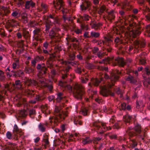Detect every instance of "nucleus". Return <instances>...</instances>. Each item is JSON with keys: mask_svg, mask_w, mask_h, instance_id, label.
<instances>
[{"mask_svg": "<svg viewBox=\"0 0 150 150\" xmlns=\"http://www.w3.org/2000/svg\"><path fill=\"white\" fill-rule=\"evenodd\" d=\"M35 4L33 3L31 1H28L26 2L25 7L26 9L29 8L30 7H33L35 6Z\"/></svg>", "mask_w": 150, "mask_h": 150, "instance_id": "23", "label": "nucleus"}, {"mask_svg": "<svg viewBox=\"0 0 150 150\" xmlns=\"http://www.w3.org/2000/svg\"><path fill=\"white\" fill-rule=\"evenodd\" d=\"M145 53H143L140 55H139L138 57H137V59H138L139 61V63L141 64H144L145 63V61L144 59L145 58L144 55H145Z\"/></svg>", "mask_w": 150, "mask_h": 150, "instance_id": "19", "label": "nucleus"}, {"mask_svg": "<svg viewBox=\"0 0 150 150\" xmlns=\"http://www.w3.org/2000/svg\"><path fill=\"white\" fill-rule=\"evenodd\" d=\"M101 139V138L100 137H96L93 138V141L94 143L97 144Z\"/></svg>", "mask_w": 150, "mask_h": 150, "instance_id": "48", "label": "nucleus"}, {"mask_svg": "<svg viewBox=\"0 0 150 150\" xmlns=\"http://www.w3.org/2000/svg\"><path fill=\"white\" fill-rule=\"evenodd\" d=\"M115 42L116 43L122 44L123 43L121 39H120L118 37H117L115 40Z\"/></svg>", "mask_w": 150, "mask_h": 150, "instance_id": "50", "label": "nucleus"}, {"mask_svg": "<svg viewBox=\"0 0 150 150\" xmlns=\"http://www.w3.org/2000/svg\"><path fill=\"white\" fill-rule=\"evenodd\" d=\"M37 69L39 72L38 74V76L39 78H40L41 76L42 75H43V74H45L46 73L47 69L45 67L44 64L41 65L40 64L38 65Z\"/></svg>", "mask_w": 150, "mask_h": 150, "instance_id": "10", "label": "nucleus"}, {"mask_svg": "<svg viewBox=\"0 0 150 150\" xmlns=\"http://www.w3.org/2000/svg\"><path fill=\"white\" fill-rule=\"evenodd\" d=\"M134 129L138 133H139L141 132V127L139 125H137L134 127Z\"/></svg>", "mask_w": 150, "mask_h": 150, "instance_id": "46", "label": "nucleus"}, {"mask_svg": "<svg viewBox=\"0 0 150 150\" xmlns=\"http://www.w3.org/2000/svg\"><path fill=\"white\" fill-rule=\"evenodd\" d=\"M91 28L95 29H97L98 27L102 25V24L100 23H91Z\"/></svg>", "mask_w": 150, "mask_h": 150, "instance_id": "31", "label": "nucleus"}, {"mask_svg": "<svg viewBox=\"0 0 150 150\" xmlns=\"http://www.w3.org/2000/svg\"><path fill=\"white\" fill-rule=\"evenodd\" d=\"M128 18V17L127 16H126L124 17H123V21H124V24L125 25H126V24H127V19Z\"/></svg>", "mask_w": 150, "mask_h": 150, "instance_id": "59", "label": "nucleus"}, {"mask_svg": "<svg viewBox=\"0 0 150 150\" xmlns=\"http://www.w3.org/2000/svg\"><path fill=\"white\" fill-rule=\"evenodd\" d=\"M42 111L45 115H47L50 113V110L47 105H42L41 106Z\"/></svg>", "mask_w": 150, "mask_h": 150, "instance_id": "18", "label": "nucleus"}, {"mask_svg": "<svg viewBox=\"0 0 150 150\" xmlns=\"http://www.w3.org/2000/svg\"><path fill=\"white\" fill-rule=\"evenodd\" d=\"M37 24V22H36L35 21H33L30 23V25L31 26L34 27Z\"/></svg>", "mask_w": 150, "mask_h": 150, "instance_id": "62", "label": "nucleus"}, {"mask_svg": "<svg viewBox=\"0 0 150 150\" xmlns=\"http://www.w3.org/2000/svg\"><path fill=\"white\" fill-rule=\"evenodd\" d=\"M53 2L54 7L56 9L61 10L63 14L67 12V10L64 9L63 7V5L62 0H54Z\"/></svg>", "mask_w": 150, "mask_h": 150, "instance_id": "6", "label": "nucleus"}, {"mask_svg": "<svg viewBox=\"0 0 150 150\" xmlns=\"http://www.w3.org/2000/svg\"><path fill=\"white\" fill-rule=\"evenodd\" d=\"M80 116H79L78 117H75L74 118V123L75 124H79V125H81L82 123L81 121L79 119Z\"/></svg>", "mask_w": 150, "mask_h": 150, "instance_id": "28", "label": "nucleus"}, {"mask_svg": "<svg viewBox=\"0 0 150 150\" xmlns=\"http://www.w3.org/2000/svg\"><path fill=\"white\" fill-rule=\"evenodd\" d=\"M13 87L17 89H22V85L21 81L19 80H16L15 82V84H13Z\"/></svg>", "mask_w": 150, "mask_h": 150, "instance_id": "20", "label": "nucleus"}, {"mask_svg": "<svg viewBox=\"0 0 150 150\" xmlns=\"http://www.w3.org/2000/svg\"><path fill=\"white\" fill-rule=\"evenodd\" d=\"M27 83H29L28 85L29 86L31 84H32L34 85H36L37 84L38 85V83L37 81L34 80H31V79H28L26 82Z\"/></svg>", "mask_w": 150, "mask_h": 150, "instance_id": "33", "label": "nucleus"}, {"mask_svg": "<svg viewBox=\"0 0 150 150\" xmlns=\"http://www.w3.org/2000/svg\"><path fill=\"white\" fill-rule=\"evenodd\" d=\"M101 81V79L99 81L97 79H92L91 83L88 84V86L90 87L91 84H93L95 86H98Z\"/></svg>", "mask_w": 150, "mask_h": 150, "instance_id": "21", "label": "nucleus"}, {"mask_svg": "<svg viewBox=\"0 0 150 150\" xmlns=\"http://www.w3.org/2000/svg\"><path fill=\"white\" fill-rule=\"evenodd\" d=\"M98 49L97 47L94 48L93 50V53L96 54L97 52H98Z\"/></svg>", "mask_w": 150, "mask_h": 150, "instance_id": "63", "label": "nucleus"}, {"mask_svg": "<svg viewBox=\"0 0 150 150\" xmlns=\"http://www.w3.org/2000/svg\"><path fill=\"white\" fill-rule=\"evenodd\" d=\"M99 35L100 34L98 33L92 32L91 33L90 37L92 38H97L98 37Z\"/></svg>", "mask_w": 150, "mask_h": 150, "instance_id": "36", "label": "nucleus"}, {"mask_svg": "<svg viewBox=\"0 0 150 150\" xmlns=\"http://www.w3.org/2000/svg\"><path fill=\"white\" fill-rule=\"evenodd\" d=\"M114 32L116 33L117 34H120V33H123L125 32V30L122 29H120V31L117 28H115L113 29Z\"/></svg>", "mask_w": 150, "mask_h": 150, "instance_id": "39", "label": "nucleus"}, {"mask_svg": "<svg viewBox=\"0 0 150 150\" xmlns=\"http://www.w3.org/2000/svg\"><path fill=\"white\" fill-rule=\"evenodd\" d=\"M38 128L41 131L43 132L45 131V128L44 124L40 123L38 126Z\"/></svg>", "mask_w": 150, "mask_h": 150, "instance_id": "37", "label": "nucleus"}, {"mask_svg": "<svg viewBox=\"0 0 150 150\" xmlns=\"http://www.w3.org/2000/svg\"><path fill=\"white\" fill-rule=\"evenodd\" d=\"M115 91L118 94H120V97L121 98L122 97V95L121 93V91L119 88H117L116 90H115Z\"/></svg>", "mask_w": 150, "mask_h": 150, "instance_id": "55", "label": "nucleus"}, {"mask_svg": "<svg viewBox=\"0 0 150 150\" xmlns=\"http://www.w3.org/2000/svg\"><path fill=\"white\" fill-rule=\"evenodd\" d=\"M54 96H49L48 97V98L49 101H51L54 99Z\"/></svg>", "mask_w": 150, "mask_h": 150, "instance_id": "64", "label": "nucleus"}, {"mask_svg": "<svg viewBox=\"0 0 150 150\" xmlns=\"http://www.w3.org/2000/svg\"><path fill=\"white\" fill-rule=\"evenodd\" d=\"M44 98L41 96L39 95H37L36 96L35 98V100H31L29 101V102L32 104H35L36 103V101H41Z\"/></svg>", "mask_w": 150, "mask_h": 150, "instance_id": "26", "label": "nucleus"}, {"mask_svg": "<svg viewBox=\"0 0 150 150\" xmlns=\"http://www.w3.org/2000/svg\"><path fill=\"white\" fill-rule=\"evenodd\" d=\"M90 5L91 3L89 1H85V3L80 5L81 9L83 11L89 9Z\"/></svg>", "mask_w": 150, "mask_h": 150, "instance_id": "16", "label": "nucleus"}, {"mask_svg": "<svg viewBox=\"0 0 150 150\" xmlns=\"http://www.w3.org/2000/svg\"><path fill=\"white\" fill-rule=\"evenodd\" d=\"M96 54L97 55L98 57L100 58H102L103 55V54L100 52H97Z\"/></svg>", "mask_w": 150, "mask_h": 150, "instance_id": "58", "label": "nucleus"}, {"mask_svg": "<svg viewBox=\"0 0 150 150\" xmlns=\"http://www.w3.org/2000/svg\"><path fill=\"white\" fill-rule=\"evenodd\" d=\"M41 7L42 10L44 11H46L47 8V6L44 4H41Z\"/></svg>", "mask_w": 150, "mask_h": 150, "instance_id": "60", "label": "nucleus"}, {"mask_svg": "<svg viewBox=\"0 0 150 150\" xmlns=\"http://www.w3.org/2000/svg\"><path fill=\"white\" fill-rule=\"evenodd\" d=\"M112 42V40L110 38H105L104 41H103V43L104 44L108 45H109L107 44V43H110Z\"/></svg>", "mask_w": 150, "mask_h": 150, "instance_id": "38", "label": "nucleus"}, {"mask_svg": "<svg viewBox=\"0 0 150 150\" xmlns=\"http://www.w3.org/2000/svg\"><path fill=\"white\" fill-rule=\"evenodd\" d=\"M6 136L7 138L9 139H11V134L9 132H8L6 133Z\"/></svg>", "mask_w": 150, "mask_h": 150, "instance_id": "57", "label": "nucleus"}, {"mask_svg": "<svg viewBox=\"0 0 150 150\" xmlns=\"http://www.w3.org/2000/svg\"><path fill=\"white\" fill-rule=\"evenodd\" d=\"M35 113V111L33 109L30 110L29 112V115L30 116L33 115Z\"/></svg>", "mask_w": 150, "mask_h": 150, "instance_id": "61", "label": "nucleus"}, {"mask_svg": "<svg viewBox=\"0 0 150 150\" xmlns=\"http://www.w3.org/2000/svg\"><path fill=\"white\" fill-rule=\"evenodd\" d=\"M39 83L41 84V86L45 87L47 86V83L46 82L45 79H43L40 80L39 81Z\"/></svg>", "mask_w": 150, "mask_h": 150, "instance_id": "44", "label": "nucleus"}, {"mask_svg": "<svg viewBox=\"0 0 150 150\" xmlns=\"http://www.w3.org/2000/svg\"><path fill=\"white\" fill-rule=\"evenodd\" d=\"M70 69V67L68 66L65 69V71H62L61 72V74H62V78L63 79H65V78L67 77V75L66 74H63V72H64V73H67L69 71V70Z\"/></svg>", "mask_w": 150, "mask_h": 150, "instance_id": "34", "label": "nucleus"}, {"mask_svg": "<svg viewBox=\"0 0 150 150\" xmlns=\"http://www.w3.org/2000/svg\"><path fill=\"white\" fill-rule=\"evenodd\" d=\"M19 61L16 60V62L13 63L12 65V67L13 69H16L18 68L17 65L18 64Z\"/></svg>", "mask_w": 150, "mask_h": 150, "instance_id": "45", "label": "nucleus"}, {"mask_svg": "<svg viewBox=\"0 0 150 150\" xmlns=\"http://www.w3.org/2000/svg\"><path fill=\"white\" fill-rule=\"evenodd\" d=\"M146 32H147V35L149 37L150 36L149 35V30H150V26L149 25H147L146 27Z\"/></svg>", "mask_w": 150, "mask_h": 150, "instance_id": "53", "label": "nucleus"}, {"mask_svg": "<svg viewBox=\"0 0 150 150\" xmlns=\"http://www.w3.org/2000/svg\"><path fill=\"white\" fill-rule=\"evenodd\" d=\"M133 43L135 49L138 50H139L140 48L144 47L145 45L144 41H139L137 40L134 41Z\"/></svg>", "mask_w": 150, "mask_h": 150, "instance_id": "11", "label": "nucleus"}, {"mask_svg": "<svg viewBox=\"0 0 150 150\" xmlns=\"http://www.w3.org/2000/svg\"><path fill=\"white\" fill-rule=\"evenodd\" d=\"M119 78V76L115 72H112L111 74L110 78L111 83H109L107 85L105 86L102 88L100 92V94L104 96H107L108 95L111 96H114V93L109 90L113 85V83L116 81Z\"/></svg>", "mask_w": 150, "mask_h": 150, "instance_id": "1", "label": "nucleus"}, {"mask_svg": "<svg viewBox=\"0 0 150 150\" xmlns=\"http://www.w3.org/2000/svg\"><path fill=\"white\" fill-rule=\"evenodd\" d=\"M21 21L24 23H25L28 22L27 15L25 13H23L21 15Z\"/></svg>", "mask_w": 150, "mask_h": 150, "instance_id": "24", "label": "nucleus"}, {"mask_svg": "<svg viewBox=\"0 0 150 150\" xmlns=\"http://www.w3.org/2000/svg\"><path fill=\"white\" fill-rule=\"evenodd\" d=\"M57 34L55 33L54 31V29H52L51 30L49 33V35L50 36L51 38H53L52 41L51 42V44L53 45L52 42H56L57 41H59V40H56L57 38H58L57 37Z\"/></svg>", "mask_w": 150, "mask_h": 150, "instance_id": "12", "label": "nucleus"}, {"mask_svg": "<svg viewBox=\"0 0 150 150\" xmlns=\"http://www.w3.org/2000/svg\"><path fill=\"white\" fill-rule=\"evenodd\" d=\"M84 116L87 115L89 113V110L88 108H85L83 109L80 112Z\"/></svg>", "mask_w": 150, "mask_h": 150, "instance_id": "30", "label": "nucleus"}, {"mask_svg": "<svg viewBox=\"0 0 150 150\" xmlns=\"http://www.w3.org/2000/svg\"><path fill=\"white\" fill-rule=\"evenodd\" d=\"M117 13L113 10H111L108 13L107 18L110 21L114 19Z\"/></svg>", "mask_w": 150, "mask_h": 150, "instance_id": "13", "label": "nucleus"}, {"mask_svg": "<svg viewBox=\"0 0 150 150\" xmlns=\"http://www.w3.org/2000/svg\"><path fill=\"white\" fill-rule=\"evenodd\" d=\"M2 13H4V14H6L9 13V11L6 8L2 7L1 9Z\"/></svg>", "mask_w": 150, "mask_h": 150, "instance_id": "40", "label": "nucleus"}, {"mask_svg": "<svg viewBox=\"0 0 150 150\" xmlns=\"http://www.w3.org/2000/svg\"><path fill=\"white\" fill-rule=\"evenodd\" d=\"M27 115V113L25 110H24L19 111L17 115L19 117H25Z\"/></svg>", "mask_w": 150, "mask_h": 150, "instance_id": "22", "label": "nucleus"}, {"mask_svg": "<svg viewBox=\"0 0 150 150\" xmlns=\"http://www.w3.org/2000/svg\"><path fill=\"white\" fill-rule=\"evenodd\" d=\"M60 121V120L58 119L57 117H51L49 118L48 121L45 123V125H51L53 127L56 126L58 123Z\"/></svg>", "mask_w": 150, "mask_h": 150, "instance_id": "7", "label": "nucleus"}, {"mask_svg": "<svg viewBox=\"0 0 150 150\" xmlns=\"http://www.w3.org/2000/svg\"><path fill=\"white\" fill-rule=\"evenodd\" d=\"M62 109L60 107L56 106L55 108L54 112L57 113H59L58 117L61 119H64V117L67 116V113L66 111L61 112Z\"/></svg>", "mask_w": 150, "mask_h": 150, "instance_id": "9", "label": "nucleus"}, {"mask_svg": "<svg viewBox=\"0 0 150 150\" xmlns=\"http://www.w3.org/2000/svg\"><path fill=\"white\" fill-rule=\"evenodd\" d=\"M100 124L102 126L101 128H100V126L98 125H96V124H94V126H96V128L97 129L100 131L102 130V131L99 132L100 134H102L104 132H105L109 129H111L110 126L107 125L108 124L103 122L101 123Z\"/></svg>", "mask_w": 150, "mask_h": 150, "instance_id": "8", "label": "nucleus"}, {"mask_svg": "<svg viewBox=\"0 0 150 150\" xmlns=\"http://www.w3.org/2000/svg\"><path fill=\"white\" fill-rule=\"evenodd\" d=\"M125 79L126 81H129L130 83L132 84H135L137 82L136 79L130 75L126 77Z\"/></svg>", "mask_w": 150, "mask_h": 150, "instance_id": "17", "label": "nucleus"}, {"mask_svg": "<svg viewBox=\"0 0 150 150\" xmlns=\"http://www.w3.org/2000/svg\"><path fill=\"white\" fill-rule=\"evenodd\" d=\"M69 57L71 60H74L75 58V54L73 53L69 54Z\"/></svg>", "mask_w": 150, "mask_h": 150, "instance_id": "54", "label": "nucleus"}, {"mask_svg": "<svg viewBox=\"0 0 150 150\" xmlns=\"http://www.w3.org/2000/svg\"><path fill=\"white\" fill-rule=\"evenodd\" d=\"M111 62L113 63L115 65H118L122 67H123L125 64L124 62L123 59L122 58L117 57L115 59L113 57L111 58L108 57L107 58L103 59L102 61L99 62L100 64L110 63Z\"/></svg>", "mask_w": 150, "mask_h": 150, "instance_id": "2", "label": "nucleus"}, {"mask_svg": "<svg viewBox=\"0 0 150 150\" xmlns=\"http://www.w3.org/2000/svg\"><path fill=\"white\" fill-rule=\"evenodd\" d=\"M34 71V69L30 67H26L25 71L26 73L30 74L32 73Z\"/></svg>", "mask_w": 150, "mask_h": 150, "instance_id": "42", "label": "nucleus"}, {"mask_svg": "<svg viewBox=\"0 0 150 150\" xmlns=\"http://www.w3.org/2000/svg\"><path fill=\"white\" fill-rule=\"evenodd\" d=\"M83 93V87L82 86L78 83H75L73 87V94L74 97L77 99H81Z\"/></svg>", "mask_w": 150, "mask_h": 150, "instance_id": "3", "label": "nucleus"}, {"mask_svg": "<svg viewBox=\"0 0 150 150\" xmlns=\"http://www.w3.org/2000/svg\"><path fill=\"white\" fill-rule=\"evenodd\" d=\"M44 19V21L45 23L46 30L47 31L49 29L50 26L52 25L53 23L55 24L59 23L58 19L56 17L52 15H50L47 17L45 16Z\"/></svg>", "mask_w": 150, "mask_h": 150, "instance_id": "4", "label": "nucleus"}, {"mask_svg": "<svg viewBox=\"0 0 150 150\" xmlns=\"http://www.w3.org/2000/svg\"><path fill=\"white\" fill-rule=\"evenodd\" d=\"M33 33L34 35V36L35 37V38L37 40H38L39 39L37 38L38 35H40V30L39 29H36L33 31Z\"/></svg>", "mask_w": 150, "mask_h": 150, "instance_id": "35", "label": "nucleus"}, {"mask_svg": "<svg viewBox=\"0 0 150 150\" xmlns=\"http://www.w3.org/2000/svg\"><path fill=\"white\" fill-rule=\"evenodd\" d=\"M105 6H102L101 8L98 11V13L99 14H101L103 13V11L105 10Z\"/></svg>", "mask_w": 150, "mask_h": 150, "instance_id": "47", "label": "nucleus"}, {"mask_svg": "<svg viewBox=\"0 0 150 150\" xmlns=\"http://www.w3.org/2000/svg\"><path fill=\"white\" fill-rule=\"evenodd\" d=\"M135 116L131 117L128 114H126L124 116V120L126 123H128L129 124V122L133 120H135Z\"/></svg>", "mask_w": 150, "mask_h": 150, "instance_id": "15", "label": "nucleus"}, {"mask_svg": "<svg viewBox=\"0 0 150 150\" xmlns=\"http://www.w3.org/2000/svg\"><path fill=\"white\" fill-rule=\"evenodd\" d=\"M13 131L15 132H17L19 131L18 128L16 125H14Z\"/></svg>", "mask_w": 150, "mask_h": 150, "instance_id": "56", "label": "nucleus"}, {"mask_svg": "<svg viewBox=\"0 0 150 150\" xmlns=\"http://www.w3.org/2000/svg\"><path fill=\"white\" fill-rule=\"evenodd\" d=\"M91 142L92 140L90 139L88 137H86L85 138L83 139L82 141V143L83 144H89L91 143Z\"/></svg>", "mask_w": 150, "mask_h": 150, "instance_id": "29", "label": "nucleus"}, {"mask_svg": "<svg viewBox=\"0 0 150 150\" xmlns=\"http://www.w3.org/2000/svg\"><path fill=\"white\" fill-rule=\"evenodd\" d=\"M63 98L62 94L59 93L57 94V97L56 98V100L57 102H59Z\"/></svg>", "mask_w": 150, "mask_h": 150, "instance_id": "41", "label": "nucleus"}, {"mask_svg": "<svg viewBox=\"0 0 150 150\" xmlns=\"http://www.w3.org/2000/svg\"><path fill=\"white\" fill-rule=\"evenodd\" d=\"M145 70L146 72V76H145V75L144 76L143 75V77L144 78H146V79L149 78V75L150 74L149 67H146Z\"/></svg>", "mask_w": 150, "mask_h": 150, "instance_id": "27", "label": "nucleus"}, {"mask_svg": "<svg viewBox=\"0 0 150 150\" xmlns=\"http://www.w3.org/2000/svg\"><path fill=\"white\" fill-rule=\"evenodd\" d=\"M120 6L122 8L126 10H130L131 8V6L129 4V2L127 0H125L123 2L121 3Z\"/></svg>", "mask_w": 150, "mask_h": 150, "instance_id": "14", "label": "nucleus"}, {"mask_svg": "<svg viewBox=\"0 0 150 150\" xmlns=\"http://www.w3.org/2000/svg\"><path fill=\"white\" fill-rule=\"evenodd\" d=\"M59 85L63 88L64 87L65 89H67L69 90H71L72 89V87L71 86L69 85H66L62 81L59 83Z\"/></svg>", "mask_w": 150, "mask_h": 150, "instance_id": "25", "label": "nucleus"}, {"mask_svg": "<svg viewBox=\"0 0 150 150\" xmlns=\"http://www.w3.org/2000/svg\"><path fill=\"white\" fill-rule=\"evenodd\" d=\"M94 67H95L93 65L90 63L87 64L86 65V67L89 69H93Z\"/></svg>", "mask_w": 150, "mask_h": 150, "instance_id": "49", "label": "nucleus"}, {"mask_svg": "<svg viewBox=\"0 0 150 150\" xmlns=\"http://www.w3.org/2000/svg\"><path fill=\"white\" fill-rule=\"evenodd\" d=\"M5 76L4 75V72L0 70V81H3L5 79Z\"/></svg>", "mask_w": 150, "mask_h": 150, "instance_id": "43", "label": "nucleus"}, {"mask_svg": "<svg viewBox=\"0 0 150 150\" xmlns=\"http://www.w3.org/2000/svg\"><path fill=\"white\" fill-rule=\"evenodd\" d=\"M141 33V31L139 30H135L133 29L132 27H131L129 29H128L127 30H126V33L124 34L125 35V36H127V38H129V37L135 38L139 35Z\"/></svg>", "mask_w": 150, "mask_h": 150, "instance_id": "5", "label": "nucleus"}, {"mask_svg": "<svg viewBox=\"0 0 150 150\" xmlns=\"http://www.w3.org/2000/svg\"><path fill=\"white\" fill-rule=\"evenodd\" d=\"M89 18L90 17L88 16L87 15H84L83 16H81V18H82V19L85 21L88 20Z\"/></svg>", "mask_w": 150, "mask_h": 150, "instance_id": "52", "label": "nucleus"}, {"mask_svg": "<svg viewBox=\"0 0 150 150\" xmlns=\"http://www.w3.org/2000/svg\"><path fill=\"white\" fill-rule=\"evenodd\" d=\"M68 42H77L78 40L75 38H74L73 36H68L66 38Z\"/></svg>", "mask_w": 150, "mask_h": 150, "instance_id": "32", "label": "nucleus"}, {"mask_svg": "<svg viewBox=\"0 0 150 150\" xmlns=\"http://www.w3.org/2000/svg\"><path fill=\"white\" fill-rule=\"evenodd\" d=\"M18 24V23L16 21L13 19H12L11 21V26H15Z\"/></svg>", "mask_w": 150, "mask_h": 150, "instance_id": "51", "label": "nucleus"}]
</instances>
